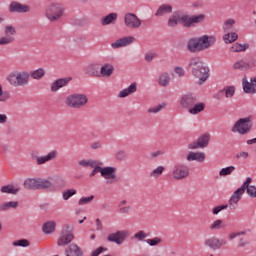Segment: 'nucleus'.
<instances>
[{"mask_svg":"<svg viewBox=\"0 0 256 256\" xmlns=\"http://www.w3.org/2000/svg\"><path fill=\"white\" fill-rule=\"evenodd\" d=\"M217 42L215 36L203 35L201 37L190 38L186 44V49L189 53H199L206 51L209 47H213V44Z\"/></svg>","mask_w":256,"mask_h":256,"instance_id":"f257e3e1","label":"nucleus"},{"mask_svg":"<svg viewBox=\"0 0 256 256\" xmlns=\"http://www.w3.org/2000/svg\"><path fill=\"white\" fill-rule=\"evenodd\" d=\"M6 81L11 87H27L29 85V72L12 71L6 77Z\"/></svg>","mask_w":256,"mask_h":256,"instance_id":"f03ea898","label":"nucleus"},{"mask_svg":"<svg viewBox=\"0 0 256 256\" xmlns=\"http://www.w3.org/2000/svg\"><path fill=\"white\" fill-rule=\"evenodd\" d=\"M88 101L89 98H87V95L74 93L67 96L65 103L67 107H70V109H81V107H85L87 105Z\"/></svg>","mask_w":256,"mask_h":256,"instance_id":"7ed1b4c3","label":"nucleus"},{"mask_svg":"<svg viewBox=\"0 0 256 256\" xmlns=\"http://www.w3.org/2000/svg\"><path fill=\"white\" fill-rule=\"evenodd\" d=\"M253 129V121L250 117L240 118L235 122L231 131L232 133H239L240 135H247Z\"/></svg>","mask_w":256,"mask_h":256,"instance_id":"20e7f679","label":"nucleus"},{"mask_svg":"<svg viewBox=\"0 0 256 256\" xmlns=\"http://www.w3.org/2000/svg\"><path fill=\"white\" fill-rule=\"evenodd\" d=\"M65 13V7L63 4L60 3H53L50 6H48L46 10V17L51 21L52 23L55 21H59L63 17V14Z\"/></svg>","mask_w":256,"mask_h":256,"instance_id":"39448f33","label":"nucleus"},{"mask_svg":"<svg viewBox=\"0 0 256 256\" xmlns=\"http://www.w3.org/2000/svg\"><path fill=\"white\" fill-rule=\"evenodd\" d=\"M171 175L174 181H183L189 177V166L185 163H175L171 169Z\"/></svg>","mask_w":256,"mask_h":256,"instance_id":"423d86ee","label":"nucleus"},{"mask_svg":"<svg viewBox=\"0 0 256 256\" xmlns=\"http://www.w3.org/2000/svg\"><path fill=\"white\" fill-rule=\"evenodd\" d=\"M205 21V14H198V15H182L180 16V23H182L183 27L190 29V27H195V25L199 23H203Z\"/></svg>","mask_w":256,"mask_h":256,"instance_id":"0eeeda50","label":"nucleus"},{"mask_svg":"<svg viewBox=\"0 0 256 256\" xmlns=\"http://www.w3.org/2000/svg\"><path fill=\"white\" fill-rule=\"evenodd\" d=\"M124 25L127 29H131V30L141 29V25H143V21L139 19L137 14L132 12H127L124 15Z\"/></svg>","mask_w":256,"mask_h":256,"instance_id":"6e6552de","label":"nucleus"},{"mask_svg":"<svg viewBox=\"0 0 256 256\" xmlns=\"http://www.w3.org/2000/svg\"><path fill=\"white\" fill-rule=\"evenodd\" d=\"M101 177L106 179L107 185H113L118 183L119 177H117V168L113 166L102 167Z\"/></svg>","mask_w":256,"mask_h":256,"instance_id":"1a4fd4ad","label":"nucleus"},{"mask_svg":"<svg viewBox=\"0 0 256 256\" xmlns=\"http://www.w3.org/2000/svg\"><path fill=\"white\" fill-rule=\"evenodd\" d=\"M75 239V236L73 235V229L69 224L64 225V229L61 233L60 238L57 241V244L59 247H65V245H69L71 241Z\"/></svg>","mask_w":256,"mask_h":256,"instance_id":"9d476101","label":"nucleus"},{"mask_svg":"<svg viewBox=\"0 0 256 256\" xmlns=\"http://www.w3.org/2000/svg\"><path fill=\"white\" fill-rule=\"evenodd\" d=\"M127 237H129V232L125 230H118L114 233H110L107 236V241L108 243H116V245H123Z\"/></svg>","mask_w":256,"mask_h":256,"instance_id":"9b49d317","label":"nucleus"},{"mask_svg":"<svg viewBox=\"0 0 256 256\" xmlns=\"http://www.w3.org/2000/svg\"><path fill=\"white\" fill-rule=\"evenodd\" d=\"M192 75L193 77H196V79H199L198 85H203V83L209 79V67H207L205 64H202L200 68L194 69Z\"/></svg>","mask_w":256,"mask_h":256,"instance_id":"f8f14e48","label":"nucleus"},{"mask_svg":"<svg viewBox=\"0 0 256 256\" xmlns=\"http://www.w3.org/2000/svg\"><path fill=\"white\" fill-rule=\"evenodd\" d=\"M211 141V135L209 134H203L200 136L197 141H193L190 144H188V149H205V147L209 146V142Z\"/></svg>","mask_w":256,"mask_h":256,"instance_id":"ddd939ff","label":"nucleus"},{"mask_svg":"<svg viewBox=\"0 0 256 256\" xmlns=\"http://www.w3.org/2000/svg\"><path fill=\"white\" fill-rule=\"evenodd\" d=\"M58 152L57 150H53L49 152L46 156H37L32 154V159L36 161L37 165H45L48 161H55L57 159Z\"/></svg>","mask_w":256,"mask_h":256,"instance_id":"4468645a","label":"nucleus"},{"mask_svg":"<svg viewBox=\"0 0 256 256\" xmlns=\"http://www.w3.org/2000/svg\"><path fill=\"white\" fill-rule=\"evenodd\" d=\"M197 103V96L193 93L184 94L180 99V105L183 109H190Z\"/></svg>","mask_w":256,"mask_h":256,"instance_id":"2eb2a0df","label":"nucleus"},{"mask_svg":"<svg viewBox=\"0 0 256 256\" xmlns=\"http://www.w3.org/2000/svg\"><path fill=\"white\" fill-rule=\"evenodd\" d=\"M8 11L10 13H29V11H31V8L29 7V5H25L17 1H13L10 3L8 7Z\"/></svg>","mask_w":256,"mask_h":256,"instance_id":"dca6fc26","label":"nucleus"},{"mask_svg":"<svg viewBox=\"0 0 256 256\" xmlns=\"http://www.w3.org/2000/svg\"><path fill=\"white\" fill-rule=\"evenodd\" d=\"M134 42H135V37L125 36L111 43V47L112 49H121V47H127V45H131V43H134Z\"/></svg>","mask_w":256,"mask_h":256,"instance_id":"f3484780","label":"nucleus"},{"mask_svg":"<svg viewBox=\"0 0 256 256\" xmlns=\"http://www.w3.org/2000/svg\"><path fill=\"white\" fill-rule=\"evenodd\" d=\"M242 87L244 93L248 95H255L256 94V83L253 82V78H250V82L247 81V76L242 78Z\"/></svg>","mask_w":256,"mask_h":256,"instance_id":"a211bd4d","label":"nucleus"},{"mask_svg":"<svg viewBox=\"0 0 256 256\" xmlns=\"http://www.w3.org/2000/svg\"><path fill=\"white\" fill-rule=\"evenodd\" d=\"M69 81H71V78H60L58 80H55L51 84L52 93H57L59 89H63V87H67V85H69Z\"/></svg>","mask_w":256,"mask_h":256,"instance_id":"6ab92c4d","label":"nucleus"},{"mask_svg":"<svg viewBox=\"0 0 256 256\" xmlns=\"http://www.w3.org/2000/svg\"><path fill=\"white\" fill-rule=\"evenodd\" d=\"M115 72V66L111 63H105L102 65L99 71V77H106L109 78Z\"/></svg>","mask_w":256,"mask_h":256,"instance_id":"aec40b11","label":"nucleus"},{"mask_svg":"<svg viewBox=\"0 0 256 256\" xmlns=\"http://www.w3.org/2000/svg\"><path fill=\"white\" fill-rule=\"evenodd\" d=\"M204 245L208 249H212V251H219V249H221V244L219 243V238H217L215 236L207 238L204 241Z\"/></svg>","mask_w":256,"mask_h":256,"instance_id":"412c9836","label":"nucleus"},{"mask_svg":"<svg viewBox=\"0 0 256 256\" xmlns=\"http://www.w3.org/2000/svg\"><path fill=\"white\" fill-rule=\"evenodd\" d=\"M66 256H83V249L77 244H70L65 250Z\"/></svg>","mask_w":256,"mask_h":256,"instance_id":"4be33fe9","label":"nucleus"},{"mask_svg":"<svg viewBox=\"0 0 256 256\" xmlns=\"http://www.w3.org/2000/svg\"><path fill=\"white\" fill-rule=\"evenodd\" d=\"M100 65L97 63L89 64L84 68V73L89 77H99V68Z\"/></svg>","mask_w":256,"mask_h":256,"instance_id":"5701e85b","label":"nucleus"},{"mask_svg":"<svg viewBox=\"0 0 256 256\" xmlns=\"http://www.w3.org/2000/svg\"><path fill=\"white\" fill-rule=\"evenodd\" d=\"M137 92V83L133 82L128 88L123 89L119 92L118 97L120 99H125V97H129V95H133V93Z\"/></svg>","mask_w":256,"mask_h":256,"instance_id":"b1692460","label":"nucleus"},{"mask_svg":"<svg viewBox=\"0 0 256 256\" xmlns=\"http://www.w3.org/2000/svg\"><path fill=\"white\" fill-rule=\"evenodd\" d=\"M203 60L200 57H192L188 61L187 69H191L192 73L195 69H199L202 65H204Z\"/></svg>","mask_w":256,"mask_h":256,"instance_id":"393cba45","label":"nucleus"},{"mask_svg":"<svg viewBox=\"0 0 256 256\" xmlns=\"http://www.w3.org/2000/svg\"><path fill=\"white\" fill-rule=\"evenodd\" d=\"M24 189H28L29 191H37L38 190V178H28L23 183Z\"/></svg>","mask_w":256,"mask_h":256,"instance_id":"a878e982","label":"nucleus"},{"mask_svg":"<svg viewBox=\"0 0 256 256\" xmlns=\"http://www.w3.org/2000/svg\"><path fill=\"white\" fill-rule=\"evenodd\" d=\"M187 161H197L198 163H203L205 161V154L203 152H189Z\"/></svg>","mask_w":256,"mask_h":256,"instance_id":"bb28decb","label":"nucleus"},{"mask_svg":"<svg viewBox=\"0 0 256 256\" xmlns=\"http://www.w3.org/2000/svg\"><path fill=\"white\" fill-rule=\"evenodd\" d=\"M55 229H57V223L55 221H47L42 226V231L45 233V235L55 233Z\"/></svg>","mask_w":256,"mask_h":256,"instance_id":"cd10ccee","label":"nucleus"},{"mask_svg":"<svg viewBox=\"0 0 256 256\" xmlns=\"http://www.w3.org/2000/svg\"><path fill=\"white\" fill-rule=\"evenodd\" d=\"M169 83H171V76L169 73H160L158 76V85H160V87H169Z\"/></svg>","mask_w":256,"mask_h":256,"instance_id":"c85d7f7f","label":"nucleus"},{"mask_svg":"<svg viewBox=\"0 0 256 256\" xmlns=\"http://www.w3.org/2000/svg\"><path fill=\"white\" fill-rule=\"evenodd\" d=\"M173 13V6L162 4L156 11L155 17H163L165 14Z\"/></svg>","mask_w":256,"mask_h":256,"instance_id":"c756f323","label":"nucleus"},{"mask_svg":"<svg viewBox=\"0 0 256 256\" xmlns=\"http://www.w3.org/2000/svg\"><path fill=\"white\" fill-rule=\"evenodd\" d=\"M117 17V13H110L101 19V25L103 27L107 25H113L115 24V21H117Z\"/></svg>","mask_w":256,"mask_h":256,"instance_id":"7c9ffc66","label":"nucleus"},{"mask_svg":"<svg viewBox=\"0 0 256 256\" xmlns=\"http://www.w3.org/2000/svg\"><path fill=\"white\" fill-rule=\"evenodd\" d=\"M0 191L1 193H7L8 195H17V193L21 191V188L16 187L13 184H8L5 186H2Z\"/></svg>","mask_w":256,"mask_h":256,"instance_id":"2f4dec72","label":"nucleus"},{"mask_svg":"<svg viewBox=\"0 0 256 256\" xmlns=\"http://www.w3.org/2000/svg\"><path fill=\"white\" fill-rule=\"evenodd\" d=\"M35 79L36 81H39L45 77V69L38 68L36 70L30 71L29 78Z\"/></svg>","mask_w":256,"mask_h":256,"instance_id":"473e14b6","label":"nucleus"},{"mask_svg":"<svg viewBox=\"0 0 256 256\" xmlns=\"http://www.w3.org/2000/svg\"><path fill=\"white\" fill-rule=\"evenodd\" d=\"M19 207V202L10 201L0 204V211H9V209H17Z\"/></svg>","mask_w":256,"mask_h":256,"instance_id":"72a5a7b5","label":"nucleus"},{"mask_svg":"<svg viewBox=\"0 0 256 256\" xmlns=\"http://www.w3.org/2000/svg\"><path fill=\"white\" fill-rule=\"evenodd\" d=\"M201 111H205V103L194 104L191 108H189V113L191 115H199Z\"/></svg>","mask_w":256,"mask_h":256,"instance_id":"f704fd0d","label":"nucleus"},{"mask_svg":"<svg viewBox=\"0 0 256 256\" xmlns=\"http://www.w3.org/2000/svg\"><path fill=\"white\" fill-rule=\"evenodd\" d=\"M247 49H249V44L235 43L230 47L232 53H241V51H247Z\"/></svg>","mask_w":256,"mask_h":256,"instance_id":"c9c22d12","label":"nucleus"},{"mask_svg":"<svg viewBox=\"0 0 256 256\" xmlns=\"http://www.w3.org/2000/svg\"><path fill=\"white\" fill-rule=\"evenodd\" d=\"M53 183L50 180L38 178V190L41 189H51Z\"/></svg>","mask_w":256,"mask_h":256,"instance_id":"e433bc0d","label":"nucleus"},{"mask_svg":"<svg viewBox=\"0 0 256 256\" xmlns=\"http://www.w3.org/2000/svg\"><path fill=\"white\" fill-rule=\"evenodd\" d=\"M181 23V16L179 14H173L168 19V27H177Z\"/></svg>","mask_w":256,"mask_h":256,"instance_id":"4c0bfd02","label":"nucleus"},{"mask_svg":"<svg viewBox=\"0 0 256 256\" xmlns=\"http://www.w3.org/2000/svg\"><path fill=\"white\" fill-rule=\"evenodd\" d=\"M210 231H219L220 229H225V224H223V220L218 219L215 220L210 226Z\"/></svg>","mask_w":256,"mask_h":256,"instance_id":"58836bf2","label":"nucleus"},{"mask_svg":"<svg viewBox=\"0 0 256 256\" xmlns=\"http://www.w3.org/2000/svg\"><path fill=\"white\" fill-rule=\"evenodd\" d=\"M101 165H103V162H97V160L94 162V166H91L93 170L90 173V177H95L97 173H102L103 167H101Z\"/></svg>","mask_w":256,"mask_h":256,"instance_id":"ea45409f","label":"nucleus"},{"mask_svg":"<svg viewBox=\"0 0 256 256\" xmlns=\"http://www.w3.org/2000/svg\"><path fill=\"white\" fill-rule=\"evenodd\" d=\"M11 99V93L9 91H3V86L0 84V103H7Z\"/></svg>","mask_w":256,"mask_h":256,"instance_id":"a19ab883","label":"nucleus"},{"mask_svg":"<svg viewBox=\"0 0 256 256\" xmlns=\"http://www.w3.org/2000/svg\"><path fill=\"white\" fill-rule=\"evenodd\" d=\"M145 243H147V245H149L150 247H157V245H161V243H163V239L161 237H154L146 239Z\"/></svg>","mask_w":256,"mask_h":256,"instance_id":"79ce46f5","label":"nucleus"},{"mask_svg":"<svg viewBox=\"0 0 256 256\" xmlns=\"http://www.w3.org/2000/svg\"><path fill=\"white\" fill-rule=\"evenodd\" d=\"M163 171H165V168L163 166H158L150 172V177H152V179H158V177L163 175Z\"/></svg>","mask_w":256,"mask_h":256,"instance_id":"37998d69","label":"nucleus"},{"mask_svg":"<svg viewBox=\"0 0 256 256\" xmlns=\"http://www.w3.org/2000/svg\"><path fill=\"white\" fill-rule=\"evenodd\" d=\"M223 39H224L225 43H233V42L237 41V39H239V35H237V33H235V32L227 33L223 36Z\"/></svg>","mask_w":256,"mask_h":256,"instance_id":"c03bdc74","label":"nucleus"},{"mask_svg":"<svg viewBox=\"0 0 256 256\" xmlns=\"http://www.w3.org/2000/svg\"><path fill=\"white\" fill-rule=\"evenodd\" d=\"M242 192H240L239 190H236L231 198L229 199L230 203H234V205H238L239 201H241V197H242Z\"/></svg>","mask_w":256,"mask_h":256,"instance_id":"a18cd8bd","label":"nucleus"},{"mask_svg":"<svg viewBox=\"0 0 256 256\" xmlns=\"http://www.w3.org/2000/svg\"><path fill=\"white\" fill-rule=\"evenodd\" d=\"M233 69H241V71L249 69V63L245 62L244 60L237 61L234 63Z\"/></svg>","mask_w":256,"mask_h":256,"instance_id":"49530a36","label":"nucleus"},{"mask_svg":"<svg viewBox=\"0 0 256 256\" xmlns=\"http://www.w3.org/2000/svg\"><path fill=\"white\" fill-rule=\"evenodd\" d=\"M222 91L225 92L226 99H231L235 95V86H227Z\"/></svg>","mask_w":256,"mask_h":256,"instance_id":"de8ad7c7","label":"nucleus"},{"mask_svg":"<svg viewBox=\"0 0 256 256\" xmlns=\"http://www.w3.org/2000/svg\"><path fill=\"white\" fill-rule=\"evenodd\" d=\"M235 171V166H228L226 168H222L219 172L220 177H227V175H231Z\"/></svg>","mask_w":256,"mask_h":256,"instance_id":"09e8293b","label":"nucleus"},{"mask_svg":"<svg viewBox=\"0 0 256 256\" xmlns=\"http://www.w3.org/2000/svg\"><path fill=\"white\" fill-rule=\"evenodd\" d=\"M15 41V37L13 36H4L0 38V45L5 46V45H11Z\"/></svg>","mask_w":256,"mask_h":256,"instance_id":"8fccbe9b","label":"nucleus"},{"mask_svg":"<svg viewBox=\"0 0 256 256\" xmlns=\"http://www.w3.org/2000/svg\"><path fill=\"white\" fill-rule=\"evenodd\" d=\"M15 33H17V30L15 29V27H13L12 25L5 26L4 34L7 37H13V35H15Z\"/></svg>","mask_w":256,"mask_h":256,"instance_id":"3c124183","label":"nucleus"},{"mask_svg":"<svg viewBox=\"0 0 256 256\" xmlns=\"http://www.w3.org/2000/svg\"><path fill=\"white\" fill-rule=\"evenodd\" d=\"M73 195H77V190L68 189L63 192L62 197H63L64 201H69V198L73 197Z\"/></svg>","mask_w":256,"mask_h":256,"instance_id":"603ef678","label":"nucleus"},{"mask_svg":"<svg viewBox=\"0 0 256 256\" xmlns=\"http://www.w3.org/2000/svg\"><path fill=\"white\" fill-rule=\"evenodd\" d=\"M14 247H29L30 243L27 239H20L12 243Z\"/></svg>","mask_w":256,"mask_h":256,"instance_id":"864d4df0","label":"nucleus"},{"mask_svg":"<svg viewBox=\"0 0 256 256\" xmlns=\"http://www.w3.org/2000/svg\"><path fill=\"white\" fill-rule=\"evenodd\" d=\"M95 161L96 160H80L78 162V165L80 167H84V168H87V167H94L95 166Z\"/></svg>","mask_w":256,"mask_h":256,"instance_id":"5fc2aeb1","label":"nucleus"},{"mask_svg":"<svg viewBox=\"0 0 256 256\" xmlns=\"http://www.w3.org/2000/svg\"><path fill=\"white\" fill-rule=\"evenodd\" d=\"M115 158L117 159V161H127V152H125V150H119L115 154Z\"/></svg>","mask_w":256,"mask_h":256,"instance_id":"6e6d98bb","label":"nucleus"},{"mask_svg":"<svg viewBox=\"0 0 256 256\" xmlns=\"http://www.w3.org/2000/svg\"><path fill=\"white\" fill-rule=\"evenodd\" d=\"M93 199H95L94 195H91L89 197H82L78 201V205H89V203H91L93 201Z\"/></svg>","mask_w":256,"mask_h":256,"instance_id":"4d7b16f0","label":"nucleus"},{"mask_svg":"<svg viewBox=\"0 0 256 256\" xmlns=\"http://www.w3.org/2000/svg\"><path fill=\"white\" fill-rule=\"evenodd\" d=\"M165 106L166 104L165 103H162V104H159L155 107H152V108H149L148 109V113H154V114H157L159 113L162 109H165Z\"/></svg>","mask_w":256,"mask_h":256,"instance_id":"13d9d810","label":"nucleus"},{"mask_svg":"<svg viewBox=\"0 0 256 256\" xmlns=\"http://www.w3.org/2000/svg\"><path fill=\"white\" fill-rule=\"evenodd\" d=\"M235 23L234 19H228L225 21V28L224 31H226L227 33H229V31H233V24Z\"/></svg>","mask_w":256,"mask_h":256,"instance_id":"bf43d9fd","label":"nucleus"},{"mask_svg":"<svg viewBox=\"0 0 256 256\" xmlns=\"http://www.w3.org/2000/svg\"><path fill=\"white\" fill-rule=\"evenodd\" d=\"M228 207H229V204L216 206L212 209V213L213 215H219L221 211H224V209H227Z\"/></svg>","mask_w":256,"mask_h":256,"instance_id":"052dcab7","label":"nucleus"},{"mask_svg":"<svg viewBox=\"0 0 256 256\" xmlns=\"http://www.w3.org/2000/svg\"><path fill=\"white\" fill-rule=\"evenodd\" d=\"M147 238V234L145 233V231L140 230L138 231L135 235H134V239H137L139 241H143L144 239Z\"/></svg>","mask_w":256,"mask_h":256,"instance_id":"680f3d73","label":"nucleus"},{"mask_svg":"<svg viewBox=\"0 0 256 256\" xmlns=\"http://www.w3.org/2000/svg\"><path fill=\"white\" fill-rule=\"evenodd\" d=\"M131 209H133L131 206H121L120 209H119V213L121 215H126L127 213H130L131 212Z\"/></svg>","mask_w":256,"mask_h":256,"instance_id":"e2e57ef3","label":"nucleus"},{"mask_svg":"<svg viewBox=\"0 0 256 256\" xmlns=\"http://www.w3.org/2000/svg\"><path fill=\"white\" fill-rule=\"evenodd\" d=\"M247 194L249 197H256V186L251 185L248 187Z\"/></svg>","mask_w":256,"mask_h":256,"instance_id":"0e129e2a","label":"nucleus"},{"mask_svg":"<svg viewBox=\"0 0 256 256\" xmlns=\"http://www.w3.org/2000/svg\"><path fill=\"white\" fill-rule=\"evenodd\" d=\"M103 251H107V248L103 247V246H100L99 248H97L96 250H94L92 253H91V256H99L100 253H102Z\"/></svg>","mask_w":256,"mask_h":256,"instance_id":"69168bd1","label":"nucleus"},{"mask_svg":"<svg viewBox=\"0 0 256 256\" xmlns=\"http://www.w3.org/2000/svg\"><path fill=\"white\" fill-rule=\"evenodd\" d=\"M249 187H251V185L247 184L246 182H244L242 184V186L240 188L237 189V191H239L240 193H245V190L248 191Z\"/></svg>","mask_w":256,"mask_h":256,"instance_id":"338daca9","label":"nucleus"},{"mask_svg":"<svg viewBox=\"0 0 256 256\" xmlns=\"http://www.w3.org/2000/svg\"><path fill=\"white\" fill-rule=\"evenodd\" d=\"M174 71L179 77H183L185 75V70L182 67H175Z\"/></svg>","mask_w":256,"mask_h":256,"instance_id":"774afa93","label":"nucleus"}]
</instances>
